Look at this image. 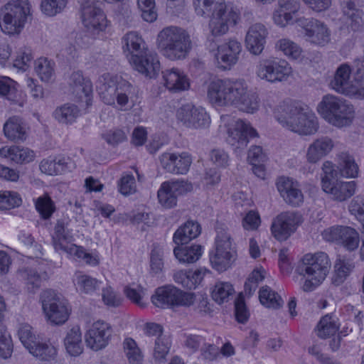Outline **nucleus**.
<instances>
[{"mask_svg":"<svg viewBox=\"0 0 364 364\" xmlns=\"http://www.w3.org/2000/svg\"><path fill=\"white\" fill-rule=\"evenodd\" d=\"M274 116L284 127L301 135L313 134L318 128L315 115L307 112L306 106L299 102H282L277 107Z\"/></svg>","mask_w":364,"mask_h":364,"instance_id":"f257e3e1","label":"nucleus"},{"mask_svg":"<svg viewBox=\"0 0 364 364\" xmlns=\"http://www.w3.org/2000/svg\"><path fill=\"white\" fill-rule=\"evenodd\" d=\"M331 269V261L323 252L306 254L301 259L296 271L305 280L301 287L304 291H314L326 279Z\"/></svg>","mask_w":364,"mask_h":364,"instance_id":"f03ea898","label":"nucleus"},{"mask_svg":"<svg viewBox=\"0 0 364 364\" xmlns=\"http://www.w3.org/2000/svg\"><path fill=\"white\" fill-rule=\"evenodd\" d=\"M157 41L159 49L171 60L185 59L192 48L189 34L177 26L164 28L158 34Z\"/></svg>","mask_w":364,"mask_h":364,"instance_id":"7ed1b4c3","label":"nucleus"},{"mask_svg":"<svg viewBox=\"0 0 364 364\" xmlns=\"http://www.w3.org/2000/svg\"><path fill=\"white\" fill-rule=\"evenodd\" d=\"M318 111L327 122L340 128L350 126L355 118L353 105L333 95L323 97L318 105Z\"/></svg>","mask_w":364,"mask_h":364,"instance_id":"20e7f679","label":"nucleus"},{"mask_svg":"<svg viewBox=\"0 0 364 364\" xmlns=\"http://www.w3.org/2000/svg\"><path fill=\"white\" fill-rule=\"evenodd\" d=\"M215 250L210 255L212 266L218 272H224L231 267L237 259L235 243L228 229L218 225L216 228Z\"/></svg>","mask_w":364,"mask_h":364,"instance_id":"39448f33","label":"nucleus"},{"mask_svg":"<svg viewBox=\"0 0 364 364\" xmlns=\"http://www.w3.org/2000/svg\"><path fill=\"white\" fill-rule=\"evenodd\" d=\"M30 13L28 0H13L0 10V27L9 35L19 33Z\"/></svg>","mask_w":364,"mask_h":364,"instance_id":"423d86ee","label":"nucleus"},{"mask_svg":"<svg viewBox=\"0 0 364 364\" xmlns=\"http://www.w3.org/2000/svg\"><path fill=\"white\" fill-rule=\"evenodd\" d=\"M322 190L329 194L333 200L343 202L354 195L356 189L355 181H338V171L331 161H325L322 166Z\"/></svg>","mask_w":364,"mask_h":364,"instance_id":"0eeeda50","label":"nucleus"},{"mask_svg":"<svg viewBox=\"0 0 364 364\" xmlns=\"http://www.w3.org/2000/svg\"><path fill=\"white\" fill-rule=\"evenodd\" d=\"M68 223L64 219L57 221L54 228V232L52 235L53 245L56 251H63L70 255H73L77 258H82L86 264L90 265H97L98 259L92 256L90 253L85 252L82 247L74 244L64 245L63 242H70L73 241V236L71 230L68 228Z\"/></svg>","mask_w":364,"mask_h":364,"instance_id":"6e6552de","label":"nucleus"},{"mask_svg":"<svg viewBox=\"0 0 364 364\" xmlns=\"http://www.w3.org/2000/svg\"><path fill=\"white\" fill-rule=\"evenodd\" d=\"M151 301L161 309L177 306H189L193 302V294L184 292L174 287H162L156 289L151 296Z\"/></svg>","mask_w":364,"mask_h":364,"instance_id":"1a4fd4ad","label":"nucleus"},{"mask_svg":"<svg viewBox=\"0 0 364 364\" xmlns=\"http://www.w3.org/2000/svg\"><path fill=\"white\" fill-rule=\"evenodd\" d=\"M352 70L347 63L340 65L336 70L330 87L339 94L356 98H364V87L351 80Z\"/></svg>","mask_w":364,"mask_h":364,"instance_id":"9d476101","label":"nucleus"},{"mask_svg":"<svg viewBox=\"0 0 364 364\" xmlns=\"http://www.w3.org/2000/svg\"><path fill=\"white\" fill-rule=\"evenodd\" d=\"M42 307L48 319L53 323L60 325L69 317L66 302L53 290L47 289L41 295Z\"/></svg>","mask_w":364,"mask_h":364,"instance_id":"9b49d317","label":"nucleus"},{"mask_svg":"<svg viewBox=\"0 0 364 364\" xmlns=\"http://www.w3.org/2000/svg\"><path fill=\"white\" fill-rule=\"evenodd\" d=\"M132 90V85L126 81L116 84L109 80L97 87L99 95L105 104L115 105L117 102L121 107L127 105Z\"/></svg>","mask_w":364,"mask_h":364,"instance_id":"f8f14e48","label":"nucleus"},{"mask_svg":"<svg viewBox=\"0 0 364 364\" xmlns=\"http://www.w3.org/2000/svg\"><path fill=\"white\" fill-rule=\"evenodd\" d=\"M239 18V11L231 4L222 0L212 16L210 27L213 36L223 35L228 32L230 25H235Z\"/></svg>","mask_w":364,"mask_h":364,"instance_id":"ddd939ff","label":"nucleus"},{"mask_svg":"<svg viewBox=\"0 0 364 364\" xmlns=\"http://www.w3.org/2000/svg\"><path fill=\"white\" fill-rule=\"evenodd\" d=\"M290 70L291 68L284 60L271 58L259 61L257 67V75L260 79L273 83L287 80Z\"/></svg>","mask_w":364,"mask_h":364,"instance_id":"4468645a","label":"nucleus"},{"mask_svg":"<svg viewBox=\"0 0 364 364\" xmlns=\"http://www.w3.org/2000/svg\"><path fill=\"white\" fill-rule=\"evenodd\" d=\"M192 190V184L187 181H165L161 185L157 193L159 202L163 207L171 208L176 205L178 196L185 194Z\"/></svg>","mask_w":364,"mask_h":364,"instance_id":"2eb2a0df","label":"nucleus"},{"mask_svg":"<svg viewBox=\"0 0 364 364\" xmlns=\"http://www.w3.org/2000/svg\"><path fill=\"white\" fill-rule=\"evenodd\" d=\"M301 215L295 212H283L273 220L271 231L278 240H287L296 229L301 222Z\"/></svg>","mask_w":364,"mask_h":364,"instance_id":"dca6fc26","label":"nucleus"},{"mask_svg":"<svg viewBox=\"0 0 364 364\" xmlns=\"http://www.w3.org/2000/svg\"><path fill=\"white\" fill-rule=\"evenodd\" d=\"M325 240L342 245L349 251L356 250L359 245V234L349 226H333L323 232Z\"/></svg>","mask_w":364,"mask_h":364,"instance_id":"f3484780","label":"nucleus"},{"mask_svg":"<svg viewBox=\"0 0 364 364\" xmlns=\"http://www.w3.org/2000/svg\"><path fill=\"white\" fill-rule=\"evenodd\" d=\"M82 21L87 31L93 34L103 31L107 26L106 16L98 3L80 5Z\"/></svg>","mask_w":364,"mask_h":364,"instance_id":"a211bd4d","label":"nucleus"},{"mask_svg":"<svg viewBox=\"0 0 364 364\" xmlns=\"http://www.w3.org/2000/svg\"><path fill=\"white\" fill-rule=\"evenodd\" d=\"M296 23L305 30V35L312 43L324 46L330 41V31L326 26L314 18L301 17Z\"/></svg>","mask_w":364,"mask_h":364,"instance_id":"6ab92c4d","label":"nucleus"},{"mask_svg":"<svg viewBox=\"0 0 364 364\" xmlns=\"http://www.w3.org/2000/svg\"><path fill=\"white\" fill-rule=\"evenodd\" d=\"M112 333L111 326L99 320L93 323L87 330L85 334V342L87 346L97 351L107 346Z\"/></svg>","mask_w":364,"mask_h":364,"instance_id":"aec40b11","label":"nucleus"},{"mask_svg":"<svg viewBox=\"0 0 364 364\" xmlns=\"http://www.w3.org/2000/svg\"><path fill=\"white\" fill-rule=\"evenodd\" d=\"M178 119L191 128H205L210 123V118L203 107L191 105L182 106L177 112Z\"/></svg>","mask_w":364,"mask_h":364,"instance_id":"412c9836","label":"nucleus"},{"mask_svg":"<svg viewBox=\"0 0 364 364\" xmlns=\"http://www.w3.org/2000/svg\"><path fill=\"white\" fill-rule=\"evenodd\" d=\"M161 167L168 173L173 174H186L189 171L192 159L189 154L163 153L159 156Z\"/></svg>","mask_w":364,"mask_h":364,"instance_id":"4be33fe9","label":"nucleus"},{"mask_svg":"<svg viewBox=\"0 0 364 364\" xmlns=\"http://www.w3.org/2000/svg\"><path fill=\"white\" fill-rule=\"evenodd\" d=\"M226 141L235 149H244L250 138L257 136V131L249 123L239 122L227 129Z\"/></svg>","mask_w":364,"mask_h":364,"instance_id":"5701e85b","label":"nucleus"},{"mask_svg":"<svg viewBox=\"0 0 364 364\" xmlns=\"http://www.w3.org/2000/svg\"><path fill=\"white\" fill-rule=\"evenodd\" d=\"M133 68L139 73L150 78L155 77L160 70V63L156 53L148 50L129 58Z\"/></svg>","mask_w":364,"mask_h":364,"instance_id":"b1692460","label":"nucleus"},{"mask_svg":"<svg viewBox=\"0 0 364 364\" xmlns=\"http://www.w3.org/2000/svg\"><path fill=\"white\" fill-rule=\"evenodd\" d=\"M277 189L284 201L291 206H299L304 200V196L297 181L286 177H281L277 183Z\"/></svg>","mask_w":364,"mask_h":364,"instance_id":"393cba45","label":"nucleus"},{"mask_svg":"<svg viewBox=\"0 0 364 364\" xmlns=\"http://www.w3.org/2000/svg\"><path fill=\"white\" fill-rule=\"evenodd\" d=\"M268 31L264 25L257 23L252 25L246 34L247 50L254 55L260 54L264 47Z\"/></svg>","mask_w":364,"mask_h":364,"instance_id":"a878e982","label":"nucleus"},{"mask_svg":"<svg viewBox=\"0 0 364 364\" xmlns=\"http://www.w3.org/2000/svg\"><path fill=\"white\" fill-rule=\"evenodd\" d=\"M242 50L241 43L236 40H230L228 43L218 47L216 58L220 67L224 69H229L235 65L238 55Z\"/></svg>","mask_w":364,"mask_h":364,"instance_id":"bb28decb","label":"nucleus"},{"mask_svg":"<svg viewBox=\"0 0 364 364\" xmlns=\"http://www.w3.org/2000/svg\"><path fill=\"white\" fill-rule=\"evenodd\" d=\"M165 87L173 92H178L189 88V80L186 75L178 68L162 71Z\"/></svg>","mask_w":364,"mask_h":364,"instance_id":"cd10ccee","label":"nucleus"},{"mask_svg":"<svg viewBox=\"0 0 364 364\" xmlns=\"http://www.w3.org/2000/svg\"><path fill=\"white\" fill-rule=\"evenodd\" d=\"M68 84L72 92L78 98L82 100L86 98V101L89 99L92 92V85L90 80L84 78L82 73L80 70L73 72L68 79Z\"/></svg>","mask_w":364,"mask_h":364,"instance_id":"c85d7f7f","label":"nucleus"},{"mask_svg":"<svg viewBox=\"0 0 364 364\" xmlns=\"http://www.w3.org/2000/svg\"><path fill=\"white\" fill-rule=\"evenodd\" d=\"M333 142L328 136L316 139L307 149L306 159L310 163H316L326 156L333 149Z\"/></svg>","mask_w":364,"mask_h":364,"instance_id":"c756f323","label":"nucleus"},{"mask_svg":"<svg viewBox=\"0 0 364 364\" xmlns=\"http://www.w3.org/2000/svg\"><path fill=\"white\" fill-rule=\"evenodd\" d=\"M228 79L212 81L208 88L210 102L217 106L228 105Z\"/></svg>","mask_w":364,"mask_h":364,"instance_id":"7c9ffc66","label":"nucleus"},{"mask_svg":"<svg viewBox=\"0 0 364 364\" xmlns=\"http://www.w3.org/2000/svg\"><path fill=\"white\" fill-rule=\"evenodd\" d=\"M201 232L200 224L193 220H188L174 232L173 241L177 245L188 243L196 238Z\"/></svg>","mask_w":364,"mask_h":364,"instance_id":"2f4dec72","label":"nucleus"},{"mask_svg":"<svg viewBox=\"0 0 364 364\" xmlns=\"http://www.w3.org/2000/svg\"><path fill=\"white\" fill-rule=\"evenodd\" d=\"M337 169L341 176L355 178L358 175V166L354 157L348 152H341L337 156Z\"/></svg>","mask_w":364,"mask_h":364,"instance_id":"473e14b6","label":"nucleus"},{"mask_svg":"<svg viewBox=\"0 0 364 364\" xmlns=\"http://www.w3.org/2000/svg\"><path fill=\"white\" fill-rule=\"evenodd\" d=\"M358 0H341V6L343 13L352 21L350 26L353 30H358L363 25V12L358 8Z\"/></svg>","mask_w":364,"mask_h":364,"instance_id":"72a5a7b5","label":"nucleus"},{"mask_svg":"<svg viewBox=\"0 0 364 364\" xmlns=\"http://www.w3.org/2000/svg\"><path fill=\"white\" fill-rule=\"evenodd\" d=\"M4 133L5 136L11 141H23L26 138L25 127L21 119L17 117H12L7 119L4 125Z\"/></svg>","mask_w":364,"mask_h":364,"instance_id":"f704fd0d","label":"nucleus"},{"mask_svg":"<svg viewBox=\"0 0 364 364\" xmlns=\"http://www.w3.org/2000/svg\"><path fill=\"white\" fill-rule=\"evenodd\" d=\"M173 253L181 263H194L202 255V246L200 245H192L182 247L178 245L174 248Z\"/></svg>","mask_w":364,"mask_h":364,"instance_id":"c9c22d12","label":"nucleus"},{"mask_svg":"<svg viewBox=\"0 0 364 364\" xmlns=\"http://www.w3.org/2000/svg\"><path fill=\"white\" fill-rule=\"evenodd\" d=\"M64 344L71 356H78L82 353V336L78 326H74L68 332Z\"/></svg>","mask_w":364,"mask_h":364,"instance_id":"e433bc0d","label":"nucleus"},{"mask_svg":"<svg viewBox=\"0 0 364 364\" xmlns=\"http://www.w3.org/2000/svg\"><path fill=\"white\" fill-rule=\"evenodd\" d=\"M73 280L76 289L84 294H91L94 292L99 288L100 283L97 279L80 271L75 273Z\"/></svg>","mask_w":364,"mask_h":364,"instance_id":"4c0bfd02","label":"nucleus"},{"mask_svg":"<svg viewBox=\"0 0 364 364\" xmlns=\"http://www.w3.org/2000/svg\"><path fill=\"white\" fill-rule=\"evenodd\" d=\"M355 266L352 260L345 258L337 259L334 268V274L332 277V283L339 286L344 282Z\"/></svg>","mask_w":364,"mask_h":364,"instance_id":"58836bf2","label":"nucleus"},{"mask_svg":"<svg viewBox=\"0 0 364 364\" xmlns=\"http://www.w3.org/2000/svg\"><path fill=\"white\" fill-rule=\"evenodd\" d=\"M55 63L46 58H41L35 61V71L41 81L52 82L55 80Z\"/></svg>","mask_w":364,"mask_h":364,"instance_id":"ea45409f","label":"nucleus"},{"mask_svg":"<svg viewBox=\"0 0 364 364\" xmlns=\"http://www.w3.org/2000/svg\"><path fill=\"white\" fill-rule=\"evenodd\" d=\"M171 347V341L169 336L160 335L155 340L153 357L156 362L165 363L166 356L169 353Z\"/></svg>","mask_w":364,"mask_h":364,"instance_id":"a19ab883","label":"nucleus"},{"mask_svg":"<svg viewBox=\"0 0 364 364\" xmlns=\"http://www.w3.org/2000/svg\"><path fill=\"white\" fill-rule=\"evenodd\" d=\"M339 326L336 321L329 314L323 316L316 326L317 336L323 339H326L331 336H334L338 331Z\"/></svg>","mask_w":364,"mask_h":364,"instance_id":"79ce46f5","label":"nucleus"},{"mask_svg":"<svg viewBox=\"0 0 364 364\" xmlns=\"http://www.w3.org/2000/svg\"><path fill=\"white\" fill-rule=\"evenodd\" d=\"M259 299L262 305L274 309L280 308L284 303L282 297L268 286L261 288Z\"/></svg>","mask_w":364,"mask_h":364,"instance_id":"37998d69","label":"nucleus"},{"mask_svg":"<svg viewBox=\"0 0 364 364\" xmlns=\"http://www.w3.org/2000/svg\"><path fill=\"white\" fill-rule=\"evenodd\" d=\"M80 110L73 104H65L58 107L54 113V117L60 123L69 124L75 121L78 117Z\"/></svg>","mask_w":364,"mask_h":364,"instance_id":"c03bdc74","label":"nucleus"},{"mask_svg":"<svg viewBox=\"0 0 364 364\" xmlns=\"http://www.w3.org/2000/svg\"><path fill=\"white\" fill-rule=\"evenodd\" d=\"M228 105H236L248 90L243 80H230L228 79Z\"/></svg>","mask_w":364,"mask_h":364,"instance_id":"a18cd8bd","label":"nucleus"},{"mask_svg":"<svg viewBox=\"0 0 364 364\" xmlns=\"http://www.w3.org/2000/svg\"><path fill=\"white\" fill-rule=\"evenodd\" d=\"M124 48L130 53L131 56L140 55L147 50L144 48L143 39L136 32H129L124 37Z\"/></svg>","mask_w":364,"mask_h":364,"instance_id":"49530a36","label":"nucleus"},{"mask_svg":"<svg viewBox=\"0 0 364 364\" xmlns=\"http://www.w3.org/2000/svg\"><path fill=\"white\" fill-rule=\"evenodd\" d=\"M236 107L242 112L254 113L259 107V99L257 94L247 90L246 94L242 97Z\"/></svg>","mask_w":364,"mask_h":364,"instance_id":"de8ad7c7","label":"nucleus"},{"mask_svg":"<svg viewBox=\"0 0 364 364\" xmlns=\"http://www.w3.org/2000/svg\"><path fill=\"white\" fill-rule=\"evenodd\" d=\"M222 0H193L195 11L200 16H212Z\"/></svg>","mask_w":364,"mask_h":364,"instance_id":"09e8293b","label":"nucleus"},{"mask_svg":"<svg viewBox=\"0 0 364 364\" xmlns=\"http://www.w3.org/2000/svg\"><path fill=\"white\" fill-rule=\"evenodd\" d=\"M232 285L228 282H217L212 291V298L218 304L228 301L230 296L234 293Z\"/></svg>","mask_w":364,"mask_h":364,"instance_id":"8fccbe9b","label":"nucleus"},{"mask_svg":"<svg viewBox=\"0 0 364 364\" xmlns=\"http://www.w3.org/2000/svg\"><path fill=\"white\" fill-rule=\"evenodd\" d=\"M32 349H28L29 353L41 360H49L54 358L55 349L53 346L37 341L33 344Z\"/></svg>","mask_w":364,"mask_h":364,"instance_id":"3c124183","label":"nucleus"},{"mask_svg":"<svg viewBox=\"0 0 364 364\" xmlns=\"http://www.w3.org/2000/svg\"><path fill=\"white\" fill-rule=\"evenodd\" d=\"M69 0H41V10L48 16H55L61 13Z\"/></svg>","mask_w":364,"mask_h":364,"instance_id":"603ef678","label":"nucleus"},{"mask_svg":"<svg viewBox=\"0 0 364 364\" xmlns=\"http://www.w3.org/2000/svg\"><path fill=\"white\" fill-rule=\"evenodd\" d=\"M124 348L129 362L131 364H140L142 356L136 342L132 338H127L124 341Z\"/></svg>","mask_w":364,"mask_h":364,"instance_id":"864d4df0","label":"nucleus"},{"mask_svg":"<svg viewBox=\"0 0 364 364\" xmlns=\"http://www.w3.org/2000/svg\"><path fill=\"white\" fill-rule=\"evenodd\" d=\"M13 352V343L10 334L4 326H0V357L6 359Z\"/></svg>","mask_w":364,"mask_h":364,"instance_id":"5fc2aeb1","label":"nucleus"},{"mask_svg":"<svg viewBox=\"0 0 364 364\" xmlns=\"http://www.w3.org/2000/svg\"><path fill=\"white\" fill-rule=\"evenodd\" d=\"M21 204V198L16 192H0V209L7 210L18 207Z\"/></svg>","mask_w":364,"mask_h":364,"instance_id":"6e6d98bb","label":"nucleus"},{"mask_svg":"<svg viewBox=\"0 0 364 364\" xmlns=\"http://www.w3.org/2000/svg\"><path fill=\"white\" fill-rule=\"evenodd\" d=\"M36 208L44 219L49 218L55 211L54 203L48 196L38 198Z\"/></svg>","mask_w":364,"mask_h":364,"instance_id":"4d7b16f0","label":"nucleus"},{"mask_svg":"<svg viewBox=\"0 0 364 364\" xmlns=\"http://www.w3.org/2000/svg\"><path fill=\"white\" fill-rule=\"evenodd\" d=\"M277 46L284 55L292 59H297L301 53V48L296 43L289 39L284 38L279 40L277 43Z\"/></svg>","mask_w":364,"mask_h":364,"instance_id":"13d9d810","label":"nucleus"},{"mask_svg":"<svg viewBox=\"0 0 364 364\" xmlns=\"http://www.w3.org/2000/svg\"><path fill=\"white\" fill-rule=\"evenodd\" d=\"M14 81L9 77H0V96L9 101L16 102V88Z\"/></svg>","mask_w":364,"mask_h":364,"instance_id":"bf43d9fd","label":"nucleus"},{"mask_svg":"<svg viewBox=\"0 0 364 364\" xmlns=\"http://www.w3.org/2000/svg\"><path fill=\"white\" fill-rule=\"evenodd\" d=\"M18 335L22 344L27 349H32L33 344L38 340L32 332V327L28 324H23L18 331Z\"/></svg>","mask_w":364,"mask_h":364,"instance_id":"052dcab7","label":"nucleus"},{"mask_svg":"<svg viewBox=\"0 0 364 364\" xmlns=\"http://www.w3.org/2000/svg\"><path fill=\"white\" fill-rule=\"evenodd\" d=\"M151 269L155 274L161 272L164 267L163 251L158 245H154L150 254Z\"/></svg>","mask_w":364,"mask_h":364,"instance_id":"680f3d73","label":"nucleus"},{"mask_svg":"<svg viewBox=\"0 0 364 364\" xmlns=\"http://www.w3.org/2000/svg\"><path fill=\"white\" fill-rule=\"evenodd\" d=\"M235 314L236 320L241 323H246L249 318L250 314L242 294H239L235 301Z\"/></svg>","mask_w":364,"mask_h":364,"instance_id":"e2e57ef3","label":"nucleus"},{"mask_svg":"<svg viewBox=\"0 0 364 364\" xmlns=\"http://www.w3.org/2000/svg\"><path fill=\"white\" fill-rule=\"evenodd\" d=\"M350 213L359 220L364 219V196H357L350 202L348 206Z\"/></svg>","mask_w":364,"mask_h":364,"instance_id":"0e129e2a","label":"nucleus"},{"mask_svg":"<svg viewBox=\"0 0 364 364\" xmlns=\"http://www.w3.org/2000/svg\"><path fill=\"white\" fill-rule=\"evenodd\" d=\"M33 157L34 154L33 151L27 148H21L16 146L11 161L17 164L28 163L32 161Z\"/></svg>","mask_w":364,"mask_h":364,"instance_id":"69168bd1","label":"nucleus"},{"mask_svg":"<svg viewBox=\"0 0 364 364\" xmlns=\"http://www.w3.org/2000/svg\"><path fill=\"white\" fill-rule=\"evenodd\" d=\"M33 58L29 49L21 50L14 60V66L25 71L29 67Z\"/></svg>","mask_w":364,"mask_h":364,"instance_id":"338daca9","label":"nucleus"},{"mask_svg":"<svg viewBox=\"0 0 364 364\" xmlns=\"http://www.w3.org/2000/svg\"><path fill=\"white\" fill-rule=\"evenodd\" d=\"M135 178L132 175H127L123 176L119 183V192L124 195H130L135 192Z\"/></svg>","mask_w":364,"mask_h":364,"instance_id":"774afa93","label":"nucleus"}]
</instances>
